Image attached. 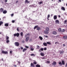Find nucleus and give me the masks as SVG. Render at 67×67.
Returning <instances> with one entry per match:
<instances>
[{
    "mask_svg": "<svg viewBox=\"0 0 67 67\" xmlns=\"http://www.w3.org/2000/svg\"><path fill=\"white\" fill-rule=\"evenodd\" d=\"M30 66L31 67H35V65L32 63L31 64Z\"/></svg>",
    "mask_w": 67,
    "mask_h": 67,
    "instance_id": "nucleus-9",
    "label": "nucleus"
},
{
    "mask_svg": "<svg viewBox=\"0 0 67 67\" xmlns=\"http://www.w3.org/2000/svg\"><path fill=\"white\" fill-rule=\"evenodd\" d=\"M50 17V15L48 14L47 16V19L48 20H49V19L48 18H49Z\"/></svg>",
    "mask_w": 67,
    "mask_h": 67,
    "instance_id": "nucleus-22",
    "label": "nucleus"
},
{
    "mask_svg": "<svg viewBox=\"0 0 67 67\" xmlns=\"http://www.w3.org/2000/svg\"><path fill=\"white\" fill-rule=\"evenodd\" d=\"M62 64L63 65H64L65 64V62H64V61L62 60Z\"/></svg>",
    "mask_w": 67,
    "mask_h": 67,
    "instance_id": "nucleus-30",
    "label": "nucleus"
},
{
    "mask_svg": "<svg viewBox=\"0 0 67 67\" xmlns=\"http://www.w3.org/2000/svg\"><path fill=\"white\" fill-rule=\"evenodd\" d=\"M6 40H9V37L8 36H7L6 37Z\"/></svg>",
    "mask_w": 67,
    "mask_h": 67,
    "instance_id": "nucleus-35",
    "label": "nucleus"
},
{
    "mask_svg": "<svg viewBox=\"0 0 67 67\" xmlns=\"http://www.w3.org/2000/svg\"><path fill=\"white\" fill-rule=\"evenodd\" d=\"M20 35V34L19 33H17L16 34H14V36H17V37H19Z\"/></svg>",
    "mask_w": 67,
    "mask_h": 67,
    "instance_id": "nucleus-2",
    "label": "nucleus"
},
{
    "mask_svg": "<svg viewBox=\"0 0 67 67\" xmlns=\"http://www.w3.org/2000/svg\"><path fill=\"white\" fill-rule=\"evenodd\" d=\"M10 42V40H7L6 41V43H9Z\"/></svg>",
    "mask_w": 67,
    "mask_h": 67,
    "instance_id": "nucleus-34",
    "label": "nucleus"
},
{
    "mask_svg": "<svg viewBox=\"0 0 67 67\" xmlns=\"http://www.w3.org/2000/svg\"><path fill=\"white\" fill-rule=\"evenodd\" d=\"M5 1L6 2H7V1H8V0H5Z\"/></svg>",
    "mask_w": 67,
    "mask_h": 67,
    "instance_id": "nucleus-59",
    "label": "nucleus"
},
{
    "mask_svg": "<svg viewBox=\"0 0 67 67\" xmlns=\"http://www.w3.org/2000/svg\"><path fill=\"white\" fill-rule=\"evenodd\" d=\"M59 44V42H55V44Z\"/></svg>",
    "mask_w": 67,
    "mask_h": 67,
    "instance_id": "nucleus-43",
    "label": "nucleus"
},
{
    "mask_svg": "<svg viewBox=\"0 0 67 67\" xmlns=\"http://www.w3.org/2000/svg\"><path fill=\"white\" fill-rule=\"evenodd\" d=\"M44 33L46 34H48V32L47 31L45 30L44 31Z\"/></svg>",
    "mask_w": 67,
    "mask_h": 67,
    "instance_id": "nucleus-11",
    "label": "nucleus"
},
{
    "mask_svg": "<svg viewBox=\"0 0 67 67\" xmlns=\"http://www.w3.org/2000/svg\"><path fill=\"white\" fill-rule=\"evenodd\" d=\"M56 64L57 63H56V62L54 61L53 63H52V64L53 65H54V66H55V65H56Z\"/></svg>",
    "mask_w": 67,
    "mask_h": 67,
    "instance_id": "nucleus-7",
    "label": "nucleus"
},
{
    "mask_svg": "<svg viewBox=\"0 0 67 67\" xmlns=\"http://www.w3.org/2000/svg\"><path fill=\"white\" fill-rule=\"evenodd\" d=\"M37 30H38V31H39L41 30V28L40 27H38L36 29Z\"/></svg>",
    "mask_w": 67,
    "mask_h": 67,
    "instance_id": "nucleus-20",
    "label": "nucleus"
},
{
    "mask_svg": "<svg viewBox=\"0 0 67 67\" xmlns=\"http://www.w3.org/2000/svg\"><path fill=\"white\" fill-rule=\"evenodd\" d=\"M15 45L16 46H17L18 47V46H19V45H20V43L18 42H16L14 43Z\"/></svg>",
    "mask_w": 67,
    "mask_h": 67,
    "instance_id": "nucleus-1",
    "label": "nucleus"
},
{
    "mask_svg": "<svg viewBox=\"0 0 67 67\" xmlns=\"http://www.w3.org/2000/svg\"><path fill=\"white\" fill-rule=\"evenodd\" d=\"M47 63H50V62L49 61H47Z\"/></svg>",
    "mask_w": 67,
    "mask_h": 67,
    "instance_id": "nucleus-58",
    "label": "nucleus"
},
{
    "mask_svg": "<svg viewBox=\"0 0 67 67\" xmlns=\"http://www.w3.org/2000/svg\"><path fill=\"white\" fill-rule=\"evenodd\" d=\"M46 30L47 31H49V28L48 27H47L46 28Z\"/></svg>",
    "mask_w": 67,
    "mask_h": 67,
    "instance_id": "nucleus-25",
    "label": "nucleus"
},
{
    "mask_svg": "<svg viewBox=\"0 0 67 67\" xmlns=\"http://www.w3.org/2000/svg\"><path fill=\"white\" fill-rule=\"evenodd\" d=\"M66 22H67V20H65L64 22V24H66Z\"/></svg>",
    "mask_w": 67,
    "mask_h": 67,
    "instance_id": "nucleus-41",
    "label": "nucleus"
},
{
    "mask_svg": "<svg viewBox=\"0 0 67 67\" xmlns=\"http://www.w3.org/2000/svg\"><path fill=\"white\" fill-rule=\"evenodd\" d=\"M42 59H45V57H43L42 58Z\"/></svg>",
    "mask_w": 67,
    "mask_h": 67,
    "instance_id": "nucleus-57",
    "label": "nucleus"
},
{
    "mask_svg": "<svg viewBox=\"0 0 67 67\" xmlns=\"http://www.w3.org/2000/svg\"><path fill=\"white\" fill-rule=\"evenodd\" d=\"M53 19L54 20H56V19H57V15H54L53 17Z\"/></svg>",
    "mask_w": 67,
    "mask_h": 67,
    "instance_id": "nucleus-8",
    "label": "nucleus"
},
{
    "mask_svg": "<svg viewBox=\"0 0 67 67\" xmlns=\"http://www.w3.org/2000/svg\"><path fill=\"white\" fill-rule=\"evenodd\" d=\"M27 37V35H25V37Z\"/></svg>",
    "mask_w": 67,
    "mask_h": 67,
    "instance_id": "nucleus-64",
    "label": "nucleus"
},
{
    "mask_svg": "<svg viewBox=\"0 0 67 67\" xmlns=\"http://www.w3.org/2000/svg\"><path fill=\"white\" fill-rule=\"evenodd\" d=\"M63 46H66L65 45V44H63Z\"/></svg>",
    "mask_w": 67,
    "mask_h": 67,
    "instance_id": "nucleus-60",
    "label": "nucleus"
},
{
    "mask_svg": "<svg viewBox=\"0 0 67 67\" xmlns=\"http://www.w3.org/2000/svg\"><path fill=\"white\" fill-rule=\"evenodd\" d=\"M36 67H41V65L38 64H37L36 65Z\"/></svg>",
    "mask_w": 67,
    "mask_h": 67,
    "instance_id": "nucleus-26",
    "label": "nucleus"
},
{
    "mask_svg": "<svg viewBox=\"0 0 67 67\" xmlns=\"http://www.w3.org/2000/svg\"><path fill=\"white\" fill-rule=\"evenodd\" d=\"M58 1H59L60 2H61V0H58Z\"/></svg>",
    "mask_w": 67,
    "mask_h": 67,
    "instance_id": "nucleus-62",
    "label": "nucleus"
},
{
    "mask_svg": "<svg viewBox=\"0 0 67 67\" xmlns=\"http://www.w3.org/2000/svg\"><path fill=\"white\" fill-rule=\"evenodd\" d=\"M18 62L19 64H21V62H20V61H18Z\"/></svg>",
    "mask_w": 67,
    "mask_h": 67,
    "instance_id": "nucleus-49",
    "label": "nucleus"
},
{
    "mask_svg": "<svg viewBox=\"0 0 67 67\" xmlns=\"http://www.w3.org/2000/svg\"><path fill=\"white\" fill-rule=\"evenodd\" d=\"M18 1H17L16 2V3H18Z\"/></svg>",
    "mask_w": 67,
    "mask_h": 67,
    "instance_id": "nucleus-56",
    "label": "nucleus"
},
{
    "mask_svg": "<svg viewBox=\"0 0 67 67\" xmlns=\"http://www.w3.org/2000/svg\"><path fill=\"white\" fill-rule=\"evenodd\" d=\"M44 37H47H47H48V36H47L44 35Z\"/></svg>",
    "mask_w": 67,
    "mask_h": 67,
    "instance_id": "nucleus-54",
    "label": "nucleus"
},
{
    "mask_svg": "<svg viewBox=\"0 0 67 67\" xmlns=\"http://www.w3.org/2000/svg\"><path fill=\"white\" fill-rule=\"evenodd\" d=\"M2 54H8V52L7 51H2Z\"/></svg>",
    "mask_w": 67,
    "mask_h": 67,
    "instance_id": "nucleus-3",
    "label": "nucleus"
},
{
    "mask_svg": "<svg viewBox=\"0 0 67 67\" xmlns=\"http://www.w3.org/2000/svg\"><path fill=\"white\" fill-rule=\"evenodd\" d=\"M39 38H40V40H43V38H42V37L41 36H40L39 37Z\"/></svg>",
    "mask_w": 67,
    "mask_h": 67,
    "instance_id": "nucleus-29",
    "label": "nucleus"
},
{
    "mask_svg": "<svg viewBox=\"0 0 67 67\" xmlns=\"http://www.w3.org/2000/svg\"><path fill=\"white\" fill-rule=\"evenodd\" d=\"M60 65H62V62H59L58 63Z\"/></svg>",
    "mask_w": 67,
    "mask_h": 67,
    "instance_id": "nucleus-38",
    "label": "nucleus"
},
{
    "mask_svg": "<svg viewBox=\"0 0 67 67\" xmlns=\"http://www.w3.org/2000/svg\"><path fill=\"white\" fill-rule=\"evenodd\" d=\"M55 22V24H59V21L58 20H56Z\"/></svg>",
    "mask_w": 67,
    "mask_h": 67,
    "instance_id": "nucleus-6",
    "label": "nucleus"
},
{
    "mask_svg": "<svg viewBox=\"0 0 67 67\" xmlns=\"http://www.w3.org/2000/svg\"><path fill=\"white\" fill-rule=\"evenodd\" d=\"M25 48H29V47L27 46H25Z\"/></svg>",
    "mask_w": 67,
    "mask_h": 67,
    "instance_id": "nucleus-44",
    "label": "nucleus"
},
{
    "mask_svg": "<svg viewBox=\"0 0 67 67\" xmlns=\"http://www.w3.org/2000/svg\"><path fill=\"white\" fill-rule=\"evenodd\" d=\"M58 16L59 18H60V15H58Z\"/></svg>",
    "mask_w": 67,
    "mask_h": 67,
    "instance_id": "nucleus-61",
    "label": "nucleus"
},
{
    "mask_svg": "<svg viewBox=\"0 0 67 67\" xmlns=\"http://www.w3.org/2000/svg\"><path fill=\"white\" fill-rule=\"evenodd\" d=\"M30 3V1H28L27 0H26L25 2V3Z\"/></svg>",
    "mask_w": 67,
    "mask_h": 67,
    "instance_id": "nucleus-14",
    "label": "nucleus"
},
{
    "mask_svg": "<svg viewBox=\"0 0 67 67\" xmlns=\"http://www.w3.org/2000/svg\"><path fill=\"white\" fill-rule=\"evenodd\" d=\"M61 9L62 10H63V11L65 10V8L63 7L61 8Z\"/></svg>",
    "mask_w": 67,
    "mask_h": 67,
    "instance_id": "nucleus-13",
    "label": "nucleus"
},
{
    "mask_svg": "<svg viewBox=\"0 0 67 67\" xmlns=\"http://www.w3.org/2000/svg\"><path fill=\"white\" fill-rule=\"evenodd\" d=\"M17 31H18V32H19V28H18L17 29Z\"/></svg>",
    "mask_w": 67,
    "mask_h": 67,
    "instance_id": "nucleus-48",
    "label": "nucleus"
},
{
    "mask_svg": "<svg viewBox=\"0 0 67 67\" xmlns=\"http://www.w3.org/2000/svg\"><path fill=\"white\" fill-rule=\"evenodd\" d=\"M33 64L35 65H36V64H37V62H33Z\"/></svg>",
    "mask_w": 67,
    "mask_h": 67,
    "instance_id": "nucleus-39",
    "label": "nucleus"
},
{
    "mask_svg": "<svg viewBox=\"0 0 67 67\" xmlns=\"http://www.w3.org/2000/svg\"><path fill=\"white\" fill-rule=\"evenodd\" d=\"M15 22V20H13L12 21V23H14Z\"/></svg>",
    "mask_w": 67,
    "mask_h": 67,
    "instance_id": "nucleus-46",
    "label": "nucleus"
},
{
    "mask_svg": "<svg viewBox=\"0 0 67 67\" xmlns=\"http://www.w3.org/2000/svg\"><path fill=\"white\" fill-rule=\"evenodd\" d=\"M40 48V46H37V49H39Z\"/></svg>",
    "mask_w": 67,
    "mask_h": 67,
    "instance_id": "nucleus-42",
    "label": "nucleus"
},
{
    "mask_svg": "<svg viewBox=\"0 0 67 67\" xmlns=\"http://www.w3.org/2000/svg\"><path fill=\"white\" fill-rule=\"evenodd\" d=\"M47 44H49V45H51V43L49 42H47Z\"/></svg>",
    "mask_w": 67,
    "mask_h": 67,
    "instance_id": "nucleus-32",
    "label": "nucleus"
},
{
    "mask_svg": "<svg viewBox=\"0 0 67 67\" xmlns=\"http://www.w3.org/2000/svg\"><path fill=\"white\" fill-rule=\"evenodd\" d=\"M29 35H30V34L29 33L27 34V36H29Z\"/></svg>",
    "mask_w": 67,
    "mask_h": 67,
    "instance_id": "nucleus-55",
    "label": "nucleus"
},
{
    "mask_svg": "<svg viewBox=\"0 0 67 67\" xmlns=\"http://www.w3.org/2000/svg\"><path fill=\"white\" fill-rule=\"evenodd\" d=\"M20 48L22 50V49H23V47H21Z\"/></svg>",
    "mask_w": 67,
    "mask_h": 67,
    "instance_id": "nucleus-52",
    "label": "nucleus"
},
{
    "mask_svg": "<svg viewBox=\"0 0 67 67\" xmlns=\"http://www.w3.org/2000/svg\"><path fill=\"white\" fill-rule=\"evenodd\" d=\"M13 66H14V67H16V65H13Z\"/></svg>",
    "mask_w": 67,
    "mask_h": 67,
    "instance_id": "nucleus-50",
    "label": "nucleus"
},
{
    "mask_svg": "<svg viewBox=\"0 0 67 67\" xmlns=\"http://www.w3.org/2000/svg\"><path fill=\"white\" fill-rule=\"evenodd\" d=\"M5 26H9V24L8 23H6L5 24Z\"/></svg>",
    "mask_w": 67,
    "mask_h": 67,
    "instance_id": "nucleus-28",
    "label": "nucleus"
},
{
    "mask_svg": "<svg viewBox=\"0 0 67 67\" xmlns=\"http://www.w3.org/2000/svg\"><path fill=\"white\" fill-rule=\"evenodd\" d=\"M44 51L43 48H42L39 50V52H41V51Z\"/></svg>",
    "mask_w": 67,
    "mask_h": 67,
    "instance_id": "nucleus-12",
    "label": "nucleus"
},
{
    "mask_svg": "<svg viewBox=\"0 0 67 67\" xmlns=\"http://www.w3.org/2000/svg\"><path fill=\"white\" fill-rule=\"evenodd\" d=\"M62 31V29H61V28H59V29L58 30V31H59V32H61Z\"/></svg>",
    "mask_w": 67,
    "mask_h": 67,
    "instance_id": "nucleus-33",
    "label": "nucleus"
},
{
    "mask_svg": "<svg viewBox=\"0 0 67 67\" xmlns=\"http://www.w3.org/2000/svg\"><path fill=\"white\" fill-rule=\"evenodd\" d=\"M47 49V48H44V51H46Z\"/></svg>",
    "mask_w": 67,
    "mask_h": 67,
    "instance_id": "nucleus-47",
    "label": "nucleus"
},
{
    "mask_svg": "<svg viewBox=\"0 0 67 67\" xmlns=\"http://www.w3.org/2000/svg\"><path fill=\"white\" fill-rule=\"evenodd\" d=\"M40 55L42 56H44V53L41 52L40 53Z\"/></svg>",
    "mask_w": 67,
    "mask_h": 67,
    "instance_id": "nucleus-19",
    "label": "nucleus"
},
{
    "mask_svg": "<svg viewBox=\"0 0 67 67\" xmlns=\"http://www.w3.org/2000/svg\"><path fill=\"white\" fill-rule=\"evenodd\" d=\"M31 56H34V57H35V55L34 54H31Z\"/></svg>",
    "mask_w": 67,
    "mask_h": 67,
    "instance_id": "nucleus-37",
    "label": "nucleus"
},
{
    "mask_svg": "<svg viewBox=\"0 0 67 67\" xmlns=\"http://www.w3.org/2000/svg\"><path fill=\"white\" fill-rule=\"evenodd\" d=\"M1 20V18H0V26H1V25H2V24H3V23L2 21H0V20Z\"/></svg>",
    "mask_w": 67,
    "mask_h": 67,
    "instance_id": "nucleus-17",
    "label": "nucleus"
},
{
    "mask_svg": "<svg viewBox=\"0 0 67 67\" xmlns=\"http://www.w3.org/2000/svg\"><path fill=\"white\" fill-rule=\"evenodd\" d=\"M27 50V49L26 48H24L23 50V52H24L25 51H26Z\"/></svg>",
    "mask_w": 67,
    "mask_h": 67,
    "instance_id": "nucleus-24",
    "label": "nucleus"
},
{
    "mask_svg": "<svg viewBox=\"0 0 67 67\" xmlns=\"http://www.w3.org/2000/svg\"><path fill=\"white\" fill-rule=\"evenodd\" d=\"M43 44L44 46H47V43L45 42H44L43 43Z\"/></svg>",
    "mask_w": 67,
    "mask_h": 67,
    "instance_id": "nucleus-16",
    "label": "nucleus"
},
{
    "mask_svg": "<svg viewBox=\"0 0 67 67\" xmlns=\"http://www.w3.org/2000/svg\"><path fill=\"white\" fill-rule=\"evenodd\" d=\"M4 9L2 8H1L0 9V12H2L3 11Z\"/></svg>",
    "mask_w": 67,
    "mask_h": 67,
    "instance_id": "nucleus-10",
    "label": "nucleus"
},
{
    "mask_svg": "<svg viewBox=\"0 0 67 67\" xmlns=\"http://www.w3.org/2000/svg\"><path fill=\"white\" fill-rule=\"evenodd\" d=\"M22 42L23 43H24L25 41H24V40H23L22 41Z\"/></svg>",
    "mask_w": 67,
    "mask_h": 67,
    "instance_id": "nucleus-45",
    "label": "nucleus"
},
{
    "mask_svg": "<svg viewBox=\"0 0 67 67\" xmlns=\"http://www.w3.org/2000/svg\"><path fill=\"white\" fill-rule=\"evenodd\" d=\"M37 27H38V25H36L34 27V29L35 30L36 29V28H37Z\"/></svg>",
    "mask_w": 67,
    "mask_h": 67,
    "instance_id": "nucleus-21",
    "label": "nucleus"
},
{
    "mask_svg": "<svg viewBox=\"0 0 67 67\" xmlns=\"http://www.w3.org/2000/svg\"><path fill=\"white\" fill-rule=\"evenodd\" d=\"M63 38H64L65 39H66V38H67V36H64L63 37Z\"/></svg>",
    "mask_w": 67,
    "mask_h": 67,
    "instance_id": "nucleus-27",
    "label": "nucleus"
},
{
    "mask_svg": "<svg viewBox=\"0 0 67 67\" xmlns=\"http://www.w3.org/2000/svg\"><path fill=\"white\" fill-rule=\"evenodd\" d=\"M20 34L22 37H23V33L22 32H21Z\"/></svg>",
    "mask_w": 67,
    "mask_h": 67,
    "instance_id": "nucleus-23",
    "label": "nucleus"
},
{
    "mask_svg": "<svg viewBox=\"0 0 67 67\" xmlns=\"http://www.w3.org/2000/svg\"><path fill=\"white\" fill-rule=\"evenodd\" d=\"M3 13L4 14H5L7 13V11L6 10H4L3 11Z\"/></svg>",
    "mask_w": 67,
    "mask_h": 67,
    "instance_id": "nucleus-18",
    "label": "nucleus"
},
{
    "mask_svg": "<svg viewBox=\"0 0 67 67\" xmlns=\"http://www.w3.org/2000/svg\"><path fill=\"white\" fill-rule=\"evenodd\" d=\"M12 51H10V54H12Z\"/></svg>",
    "mask_w": 67,
    "mask_h": 67,
    "instance_id": "nucleus-51",
    "label": "nucleus"
},
{
    "mask_svg": "<svg viewBox=\"0 0 67 67\" xmlns=\"http://www.w3.org/2000/svg\"><path fill=\"white\" fill-rule=\"evenodd\" d=\"M30 48L31 49V51H33V50H34V48H33V46H31Z\"/></svg>",
    "mask_w": 67,
    "mask_h": 67,
    "instance_id": "nucleus-4",
    "label": "nucleus"
},
{
    "mask_svg": "<svg viewBox=\"0 0 67 67\" xmlns=\"http://www.w3.org/2000/svg\"><path fill=\"white\" fill-rule=\"evenodd\" d=\"M53 34L56 35V34H57V32L55 31H53Z\"/></svg>",
    "mask_w": 67,
    "mask_h": 67,
    "instance_id": "nucleus-15",
    "label": "nucleus"
},
{
    "mask_svg": "<svg viewBox=\"0 0 67 67\" xmlns=\"http://www.w3.org/2000/svg\"><path fill=\"white\" fill-rule=\"evenodd\" d=\"M13 15H14V14H12L11 15V16H13Z\"/></svg>",
    "mask_w": 67,
    "mask_h": 67,
    "instance_id": "nucleus-53",
    "label": "nucleus"
},
{
    "mask_svg": "<svg viewBox=\"0 0 67 67\" xmlns=\"http://www.w3.org/2000/svg\"><path fill=\"white\" fill-rule=\"evenodd\" d=\"M1 60H2V61H3V58L2 59H1Z\"/></svg>",
    "mask_w": 67,
    "mask_h": 67,
    "instance_id": "nucleus-63",
    "label": "nucleus"
},
{
    "mask_svg": "<svg viewBox=\"0 0 67 67\" xmlns=\"http://www.w3.org/2000/svg\"><path fill=\"white\" fill-rule=\"evenodd\" d=\"M64 53V51H60V54H63Z\"/></svg>",
    "mask_w": 67,
    "mask_h": 67,
    "instance_id": "nucleus-31",
    "label": "nucleus"
},
{
    "mask_svg": "<svg viewBox=\"0 0 67 67\" xmlns=\"http://www.w3.org/2000/svg\"><path fill=\"white\" fill-rule=\"evenodd\" d=\"M43 3H42V2H40L39 3V4H42Z\"/></svg>",
    "mask_w": 67,
    "mask_h": 67,
    "instance_id": "nucleus-40",
    "label": "nucleus"
},
{
    "mask_svg": "<svg viewBox=\"0 0 67 67\" xmlns=\"http://www.w3.org/2000/svg\"><path fill=\"white\" fill-rule=\"evenodd\" d=\"M29 39H30V37H26V38L25 41L27 42L29 40Z\"/></svg>",
    "mask_w": 67,
    "mask_h": 67,
    "instance_id": "nucleus-5",
    "label": "nucleus"
},
{
    "mask_svg": "<svg viewBox=\"0 0 67 67\" xmlns=\"http://www.w3.org/2000/svg\"><path fill=\"white\" fill-rule=\"evenodd\" d=\"M61 32L62 33H63V32H65V30L62 29L61 30Z\"/></svg>",
    "mask_w": 67,
    "mask_h": 67,
    "instance_id": "nucleus-36",
    "label": "nucleus"
}]
</instances>
